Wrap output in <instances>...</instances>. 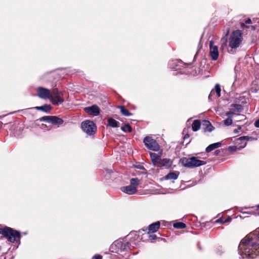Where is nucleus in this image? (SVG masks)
<instances>
[{
    "label": "nucleus",
    "mask_w": 259,
    "mask_h": 259,
    "mask_svg": "<svg viewBox=\"0 0 259 259\" xmlns=\"http://www.w3.org/2000/svg\"><path fill=\"white\" fill-rule=\"evenodd\" d=\"M239 247L247 257L253 258L259 255V240L253 241L252 239L245 237L241 240Z\"/></svg>",
    "instance_id": "obj_1"
},
{
    "label": "nucleus",
    "mask_w": 259,
    "mask_h": 259,
    "mask_svg": "<svg viewBox=\"0 0 259 259\" xmlns=\"http://www.w3.org/2000/svg\"><path fill=\"white\" fill-rule=\"evenodd\" d=\"M243 40V33L241 30L233 31L229 38V46L231 48V51L239 47Z\"/></svg>",
    "instance_id": "obj_2"
},
{
    "label": "nucleus",
    "mask_w": 259,
    "mask_h": 259,
    "mask_svg": "<svg viewBox=\"0 0 259 259\" xmlns=\"http://www.w3.org/2000/svg\"><path fill=\"white\" fill-rule=\"evenodd\" d=\"M180 162L185 167L194 168L205 165L206 162L201 160L198 157L192 156L189 158L183 157L180 159Z\"/></svg>",
    "instance_id": "obj_3"
},
{
    "label": "nucleus",
    "mask_w": 259,
    "mask_h": 259,
    "mask_svg": "<svg viewBox=\"0 0 259 259\" xmlns=\"http://www.w3.org/2000/svg\"><path fill=\"white\" fill-rule=\"evenodd\" d=\"M0 234L6 237L8 240L11 242H14L17 240H20L21 235L19 232L15 231L13 229L5 227L0 229Z\"/></svg>",
    "instance_id": "obj_4"
},
{
    "label": "nucleus",
    "mask_w": 259,
    "mask_h": 259,
    "mask_svg": "<svg viewBox=\"0 0 259 259\" xmlns=\"http://www.w3.org/2000/svg\"><path fill=\"white\" fill-rule=\"evenodd\" d=\"M0 234L6 237L8 240L11 242H14L17 240H20L21 235L19 232L15 231L13 229L5 227L0 229Z\"/></svg>",
    "instance_id": "obj_5"
},
{
    "label": "nucleus",
    "mask_w": 259,
    "mask_h": 259,
    "mask_svg": "<svg viewBox=\"0 0 259 259\" xmlns=\"http://www.w3.org/2000/svg\"><path fill=\"white\" fill-rule=\"evenodd\" d=\"M49 99L55 106L61 104L64 101L63 93L59 91L57 88L53 89L51 91V94Z\"/></svg>",
    "instance_id": "obj_6"
},
{
    "label": "nucleus",
    "mask_w": 259,
    "mask_h": 259,
    "mask_svg": "<svg viewBox=\"0 0 259 259\" xmlns=\"http://www.w3.org/2000/svg\"><path fill=\"white\" fill-rule=\"evenodd\" d=\"M140 183V180L138 178H132L130 180V185L121 188V190L128 194L133 195L136 193L137 187Z\"/></svg>",
    "instance_id": "obj_7"
},
{
    "label": "nucleus",
    "mask_w": 259,
    "mask_h": 259,
    "mask_svg": "<svg viewBox=\"0 0 259 259\" xmlns=\"http://www.w3.org/2000/svg\"><path fill=\"white\" fill-rule=\"evenodd\" d=\"M38 120L40 121H46L57 127H59L64 123L63 119L58 116L53 115L44 116L39 118Z\"/></svg>",
    "instance_id": "obj_8"
},
{
    "label": "nucleus",
    "mask_w": 259,
    "mask_h": 259,
    "mask_svg": "<svg viewBox=\"0 0 259 259\" xmlns=\"http://www.w3.org/2000/svg\"><path fill=\"white\" fill-rule=\"evenodd\" d=\"M81 126L83 131L90 136L94 135L97 131L96 124L91 120L83 121Z\"/></svg>",
    "instance_id": "obj_9"
},
{
    "label": "nucleus",
    "mask_w": 259,
    "mask_h": 259,
    "mask_svg": "<svg viewBox=\"0 0 259 259\" xmlns=\"http://www.w3.org/2000/svg\"><path fill=\"white\" fill-rule=\"evenodd\" d=\"M146 147L151 150L158 151L160 149V146L156 140L150 137H146L143 141Z\"/></svg>",
    "instance_id": "obj_10"
},
{
    "label": "nucleus",
    "mask_w": 259,
    "mask_h": 259,
    "mask_svg": "<svg viewBox=\"0 0 259 259\" xmlns=\"http://www.w3.org/2000/svg\"><path fill=\"white\" fill-rule=\"evenodd\" d=\"M36 93L38 97L47 100L50 99L51 91L43 87H38L36 89Z\"/></svg>",
    "instance_id": "obj_11"
},
{
    "label": "nucleus",
    "mask_w": 259,
    "mask_h": 259,
    "mask_svg": "<svg viewBox=\"0 0 259 259\" xmlns=\"http://www.w3.org/2000/svg\"><path fill=\"white\" fill-rule=\"evenodd\" d=\"M209 55L212 60L215 61L219 57L218 48L216 46H213L212 41L209 43Z\"/></svg>",
    "instance_id": "obj_12"
},
{
    "label": "nucleus",
    "mask_w": 259,
    "mask_h": 259,
    "mask_svg": "<svg viewBox=\"0 0 259 259\" xmlns=\"http://www.w3.org/2000/svg\"><path fill=\"white\" fill-rule=\"evenodd\" d=\"M172 162V160L169 158H160L156 166L160 167H164L165 168H169L171 167Z\"/></svg>",
    "instance_id": "obj_13"
},
{
    "label": "nucleus",
    "mask_w": 259,
    "mask_h": 259,
    "mask_svg": "<svg viewBox=\"0 0 259 259\" xmlns=\"http://www.w3.org/2000/svg\"><path fill=\"white\" fill-rule=\"evenodd\" d=\"M84 111L89 114L94 116H97L100 113V109L97 105L86 107L84 108Z\"/></svg>",
    "instance_id": "obj_14"
},
{
    "label": "nucleus",
    "mask_w": 259,
    "mask_h": 259,
    "mask_svg": "<svg viewBox=\"0 0 259 259\" xmlns=\"http://www.w3.org/2000/svg\"><path fill=\"white\" fill-rule=\"evenodd\" d=\"M160 226V223L159 221L150 224L148 228V234H152L157 232L159 230Z\"/></svg>",
    "instance_id": "obj_15"
},
{
    "label": "nucleus",
    "mask_w": 259,
    "mask_h": 259,
    "mask_svg": "<svg viewBox=\"0 0 259 259\" xmlns=\"http://www.w3.org/2000/svg\"><path fill=\"white\" fill-rule=\"evenodd\" d=\"M202 126L204 132H211L214 129L210 121L206 120H203Z\"/></svg>",
    "instance_id": "obj_16"
},
{
    "label": "nucleus",
    "mask_w": 259,
    "mask_h": 259,
    "mask_svg": "<svg viewBox=\"0 0 259 259\" xmlns=\"http://www.w3.org/2000/svg\"><path fill=\"white\" fill-rule=\"evenodd\" d=\"M161 154L162 150H161L160 152L159 153V154L152 152L150 153L151 161L154 165L156 166L158 163L159 162L161 158L160 156Z\"/></svg>",
    "instance_id": "obj_17"
},
{
    "label": "nucleus",
    "mask_w": 259,
    "mask_h": 259,
    "mask_svg": "<svg viewBox=\"0 0 259 259\" xmlns=\"http://www.w3.org/2000/svg\"><path fill=\"white\" fill-rule=\"evenodd\" d=\"M117 245L120 247V249L122 250H127L128 249H132L131 244L129 242H119L117 243ZM132 247H134L133 246Z\"/></svg>",
    "instance_id": "obj_18"
},
{
    "label": "nucleus",
    "mask_w": 259,
    "mask_h": 259,
    "mask_svg": "<svg viewBox=\"0 0 259 259\" xmlns=\"http://www.w3.org/2000/svg\"><path fill=\"white\" fill-rule=\"evenodd\" d=\"M180 174L179 171H174L169 172L167 175L164 176L165 180H176Z\"/></svg>",
    "instance_id": "obj_19"
},
{
    "label": "nucleus",
    "mask_w": 259,
    "mask_h": 259,
    "mask_svg": "<svg viewBox=\"0 0 259 259\" xmlns=\"http://www.w3.org/2000/svg\"><path fill=\"white\" fill-rule=\"evenodd\" d=\"M34 108L37 110H40L46 113H49L52 110V107L50 105L45 104L41 106H36Z\"/></svg>",
    "instance_id": "obj_20"
},
{
    "label": "nucleus",
    "mask_w": 259,
    "mask_h": 259,
    "mask_svg": "<svg viewBox=\"0 0 259 259\" xmlns=\"http://www.w3.org/2000/svg\"><path fill=\"white\" fill-rule=\"evenodd\" d=\"M221 146L220 142L215 143L209 145L205 149V151L207 153H209L214 149L220 147Z\"/></svg>",
    "instance_id": "obj_21"
},
{
    "label": "nucleus",
    "mask_w": 259,
    "mask_h": 259,
    "mask_svg": "<svg viewBox=\"0 0 259 259\" xmlns=\"http://www.w3.org/2000/svg\"><path fill=\"white\" fill-rule=\"evenodd\" d=\"M108 125L112 127H117L119 126V123L112 118L107 119Z\"/></svg>",
    "instance_id": "obj_22"
},
{
    "label": "nucleus",
    "mask_w": 259,
    "mask_h": 259,
    "mask_svg": "<svg viewBox=\"0 0 259 259\" xmlns=\"http://www.w3.org/2000/svg\"><path fill=\"white\" fill-rule=\"evenodd\" d=\"M201 126V122L199 120H194L192 124V128L194 132L198 131Z\"/></svg>",
    "instance_id": "obj_23"
},
{
    "label": "nucleus",
    "mask_w": 259,
    "mask_h": 259,
    "mask_svg": "<svg viewBox=\"0 0 259 259\" xmlns=\"http://www.w3.org/2000/svg\"><path fill=\"white\" fill-rule=\"evenodd\" d=\"M232 218L229 216H227L226 218L222 217L215 221L214 222L216 223L223 224L225 223L230 222Z\"/></svg>",
    "instance_id": "obj_24"
},
{
    "label": "nucleus",
    "mask_w": 259,
    "mask_h": 259,
    "mask_svg": "<svg viewBox=\"0 0 259 259\" xmlns=\"http://www.w3.org/2000/svg\"><path fill=\"white\" fill-rule=\"evenodd\" d=\"M173 227L176 229H184L186 227L185 223L181 222H174Z\"/></svg>",
    "instance_id": "obj_25"
},
{
    "label": "nucleus",
    "mask_w": 259,
    "mask_h": 259,
    "mask_svg": "<svg viewBox=\"0 0 259 259\" xmlns=\"http://www.w3.org/2000/svg\"><path fill=\"white\" fill-rule=\"evenodd\" d=\"M236 144L238 147V150H241L246 146L247 143L244 140L238 141L237 139L236 140Z\"/></svg>",
    "instance_id": "obj_26"
},
{
    "label": "nucleus",
    "mask_w": 259,
    "mask_h": 259,
    "mask_svg": "<svg viewBox=\"0 0 259 259\" xmlns=\"http://www.w3.org/2000/svg\"><path fill=\"white\" fill-rule=\"evenodd\" d=\"M119 108L120 109L121 113L124 116H131L132 113L129 112V111L125 108L124 106H120Z\"/></svg>",
    "instance_id": "obj_27"
},
{
    "label": "nucleus",
    "mask_w": 259,
    "mask_h": 259,
    "mask_svg": "<svg viewBox=\"0 0 259 259\" xmlns=\"http://www.w3.org/2000/svg\"><path fill=\"white\" fill-rule=\"evenodd\" d=\"M256 140V138L249 136H242L238 138V141L244 140L245 142L247 141H253Z\"/></svg>",
    "instance_id": "obj_28"
},
{
    "label": "nucleus",
    "mask_w": 259,
    "mask_h": 259,
    "mask_svg": "<svg viewBox=\"0 0 259 259\" xmlns=\"http://www.w3.org/2000/svg\"><path fill=\"white\" fill-rule=\"evenodd\" d=\"M121 129L124 132H131L132 131V128L129 124H125L122 126Z\"/></svg>",
    "instance_id": "obj_29"
},
{
    "label": "nucleus",
    "mask_w": 259,
    "mask_h": 259,
    "mask_svg": "<svg viewBox=\"0 0 259 259\" xmlns=\"http://www.w3.org/2000/svg\"><path fill=\"white\" fill-rule=\"evenodd\" d=\"M224 125L226 126L231 125L233 123V120L232 118H227L226 119L223 121Z\"/></svg>",
    "instance_id": "obj_30"
},
{
    "label": "nucleus",
    "mask_w": 259,
    "mask_h": 259,
    "mask_svg": "<svg viewBox=\"0 0 259 259\" xmlns=\"http://www.w3.org/2000/svg\"><path fill=\"white\" fill-rule=\"evenodd\" d=\"M215 90L217 93L218 97H220L221 95V88L219 84H217L215 85Z\"/></svg>",
    "instance_id": "obj_31"
},
{
    "label": "nucleus",
    "mask_w": 259,
    "mask_h": 259,
    "mask_svg": "<svg viewBox=\"0 0 259 259\" xmlns=\"http://www.w3.org/2000/svg\"><path fill=\"white\" fill-rule=\"evenodd\" d=\"M228 149L230 152H235L238 150V147L237 146H231L228 147Z\"/></svg>",
    "instance_id": "obj_32"
},
{
    "label": "nucleus",
    "mask_w": 259,
    "mask_h": 259,
    "mask_svg": "<svg viewBox=\"0 0 259 259\" xmlns=\"http://www.w3.org/2000/svg\"><path fill=\"white\" fill-rule=\"evenodd\" d=\"M231 106L235 108L238 111L241 110L242 108V106L240 104H233L231 105Z\"/></svg>",
    "instance_id": "obj_33"
},
{
    "label": "nucleus",
    "mask_w": 259,
    "mask_h": 259,
    "mask_svg": "<svg viewBox=\"0 0 259 259\" xmlns=\"http://www.w3.org/2000/svg\"><path fill=\"white\" fill-rule=\"evenodd\" d=\"M147 235H148L149 240L151 241H153L157 238L156 236L154 234H151L147 233Z\"/></svg>",
    "instance_id": "obj_34"
},
{
    "label": "nucleus",
    "mask_w": 259,
    "mask_h": 259,
    "mask_svg": "<svg viewBox=\"0 0 259 259\" xmlns=\"http://www.w3.org/2000/svg\"><path fill=\"white\" fill-rule=\"evenodd\" d=\"M234 114V112L233 111H228L226 113V115L228 116V118H232V116Z\"/></svg>",
    "instance_id": "obj_35"
},
{
    "label": "nucleus",
    "mask_w": 259,
    "mask_h": 259,
    "mask_svg": "<svg viewBox=\"0 0 259 259\" xmlns=\"http://www.w3.org/2000/svg\"><path fill=\"white\" fill-rule=\"evenodd\" d=\"M93 259H102V256L100 254L95 255L93 256Z\"/></svg>",
    "instance_id": "obj_36"
},
{
    "label": "nucleus",
    "mask_w": 259,
    "mask_h": 259,
    "mask_svg": "<svg viewBox=\"0 0 259 259\" xmlns=\"http://www.w3.org/2000/svg\"><path fill=\"white\" fill-rule=\"evenodd\" d=\"M241 28L242 29H244L245 28H248V27L245 25V23H241L240 24Z\"/></svg>",
    "instance_id": "obj_37"
},
{
    "label": "nucleus",
    "mask_w": 259,
    "mask_h": 259,
    "mask_svg": "<svg viewBox=\"0 0 259 259\" xmlns=\"http://www.w3.org/2000/svg\"><path fill=\"white\" fill-rule=\"evenodd\" d=\"M254 124L256 127H259V119L255 121Z\"/></svg>",
    "instance_id": "obj_38"
},
{
    "label": "nucleus",
    "mask_w": 259,
    "mask_h": 259,
    "mask_svg": "<svg viewBox=\"0 0 259 259\" xmlns=\"http://www.w3.org/2000/svg\"><path fill=\"white\" fill-rule=\"evenodd\" d=\"M241 126H238V128L237 129H235L234 130V133H235V134H237L239 132V131L241 130Z\"/></svg>",
    "instance_id": "obj_39"
},
{
    "label": "nucleus",
    "mask_w": 259,
    "mask_h": 259,
    "mask_svg": "<svg viewBox=\"0 0 259 259\" xmlns=\"http://www.w3.org/2000/svg\"><path fill=\"white\" fill-rule=\"evenodd\" d=\"M245 24H251L252 21L250 18H248L245 22Z\"/></svg>",
    "instance_id": "obj_40"
},
{
    "label": "nucleus",
    "mask_w": 259,
    "mask_h": 259,
    "mask_svg": "<svg viewBox=\"0 0 259 259\" xmlns=\"http://www.w3.org/2000/svg\"><path fill=\"white\" fill-rule=\"evenodd\" d=\"M221 151L220 150H217L215 151V155H218L219 153H220Z\"/></svg>",
    "instance_id": "obj_41"
},
{
    "label": "nucleus",
    "mask_w": 259,
    "mask_h": 259,
    "mask_svg": "<svg viewBox=\"0 0 259 259\" xmlns=\"http://www.w3.org/2000/svg\"><path fill=\"white\" fill-rule=\"evenodd\" d=\"M45 127H47V125L46 124H41V128H44Z\"/></svg>",
    "instance_id": "obj_42"
},
{
    "label": "nucleus",
    "mask_w": 259,
    "mask_h": 259,
    "mask_svg": "<svg viewBox=\"0 0 259 259\" xmlns=\"http://www.w3.org/2000/svg\"><path fill=\"white\" fill-rule=\"evenodd\" d=\"M257 237H258V239L256 240V241H258L259 240V228L258 229V231H257Z\"/></svg>",
    "instance_id": "obj_43"
},
{
    "label": "nucleus",
    "mask_w": 259,
    "mask_h": 259,
    "mask_svg": "<svg viewBox=\"0 0 259 259\" xmlns=\"http://www.w3.org/2000/svg\"><path fill=\"white\" fill-rule=\"evenodd\" d=\"M251 27H252V29H253V30H254V29H255V27H254V26H251Z\"/></svg>",
    "instance_id": "obj_44"
}]
</instances>
